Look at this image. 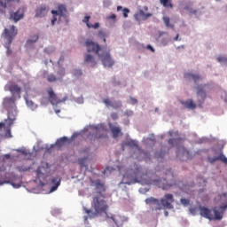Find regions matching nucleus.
I'll use <instances>...</instances> for the list:
<instances>
[{"instance_id": "f257e3e1", "label": "nucleus", "mask_w": 227, "mask_h": 227, "mask_svg": "<svg viewBox=\"0 0 227 227\" xmlns=\"http://www.w3.org/2000/svg\"><path fill=\"white\" fill-rule=\"evenodd\" d=\"M90 186L93 187L91 209H88L83 207L85 214L90 218H93L103 214L106 215V218L109 223H113L110 227H123L122 217L119 215L107 214L109 205L106 200V192L107 187L104 182L100 179L93 180L90 179Z\"/></svg>"}, {"instance_id": "f03ea898", "label": "nucleus", "mask_w": 227, "mask_h": 227, "mask_svg": "<svg viewBox=\"0 0 227 227\" xmlns=\"http://www.w3.org/2000/svg\"><path fill=\"white\" fill-rule=\"evenodd\" d=\"M134 169L130 168L126 170L124 167H119L118 170L122 175V180L121 184H131L134 183H142L143 184H154L162 190H168L174 184H176L175 181L168 182L170 179L175 178V175L171 169H168L165 173L166 177L164 179H153L148 176V173H143L142 168L137 165H134Z\"/></svg>"}, {"instance_id": "7ed1b4c3", "label": "nucleus", "mask_w": 227, "mask_h": 227, "mask_svg": "<svg viewBox=\"0 0 227 227\" xmlns=\"http://www.w3.org/2000/svg\"><path fill=\"white\" fill-rule=\"evenodd\" d=\"M3 106L8 111L7 119H5V121H8L9 126L13 125L17 116L15 98H4L3 100Z\"/></svg>"}, {"instance_id": "20e7f679", "label": "nucleus", "mask_w": 227, "mask_h": 227, "mask_svg": "<svg viewBox=\"0 0 227 227\" xmlns=\"http://www.w3.org/2000/svg\"><path fill=\"white\" fill-rule=\"evenodd\" d=\"M51 13L52 14V19L51 20V26H54L57 21L60 22L61 19L66 20L68 17V12L65 4H59L57 11L52 10Z\"/></svg>"}, {"instance_id": "39448f33", "label": "nucleus", "mask_w": 227, "mask_h": 227, "mask_svg": "<svg viewBox=\"0 0 227 227\" xmlns=\"http://www.w3.org/2000/svg\"><path fill=\"white\" fill-rule=\"evenodd\" d=\"M216 200H220V202L223 205L220 206L222 212H219L216 207L213 209L215 215H213L212 220H221L223 219V212L227 208V195L226 193H223L222 195L218 196Z\"/></svg>"}, {"instance_id": "423d86ee", "label": "nucleus", "mask_w": 227, "mask_h": 227, "mask_svg": "<svg viewBox=\"0 0 227 227\" xmlns=\"http://www.w3.org/2000/svg\"><path fill=\"white\" fill-rule=\"evenodd\" d=\"M18 31L15 29L14 26H12L10 29L5 28L4 31V37L7 41V43L4 45L5 48L9 49L12 40L17 35Z\"/></svg>"}, {"instance_id": "0eeeda50", "label": "nucleus", "mask_w": 227, "mask_h": 227, "mask_svg": "<svg viewBox=\"0 0 227 227\" xmlns=\"http://www.w3.org/2000/svg\"><path fill=\"white\" fill-rule=\"evenodd\" d=\"M98 58L105 67H113L115 64L114 60L112 59L110 51H102L98 54Z\"/></svg>"}, {"instance_id": "6e6552de", "label": "nucleus", "mask_w": 227, "mask_h": 227, "mask_svg": "<svg viewBox=\"0 0 227 227\" xmlns=\"http://www.w3.org/2000/svg\"><path fill=\"white\" fill-rule=\"evenodd\" d=\"M145 202L150 206L152 211L157 212L158 210H161L164 207L162 203L158 199L153 197L145 199Z\"/></svg>"}, {"instance_id": "1a4fd4ad", "label": "nucleus", "mask_w": 227, "mask_h": 227, "mask_svg": "<svg viewBox=\"0 0 227 227\" xmlns=\"http://www.w3.org/2000/svg\"><path fill=\"white\" fill-rule=\"evenodd\" d=\"M84 46L87 49L88 52H93L99 56L101 53L100 51H102L101 46L98 43H95L92 40H87L84 43Z\"/></svg>"}, {"instance_id": "9d476101", "label": "nucleus", "mask_w": 227, "mask_h": 227, "mask_svg": "<svg viewBox=\"0 0 227 227\" xmlns=\"http://www.w3.org/2000/svg\"><path fill=\"white\" fill-rule=\"evenodd\" d=\"M174 201V195L171 193H167L160 199V202L164 208H173L174 207L172 204Z\"/></svg>"}, {"instance_id": "9b49d317", "label": "nucleus", "mask_w": 227, "mask_h": 227, "mask_svg": "<svg viewBox=\"0 0 227 227\" xmlns=\"http://www.w3.org/2000/svg\"><path fill=\"white\" fill-rule=\"evenodd\" d=\"M47 93H48V99H49L50 103H51V105H53V106H54V105L60 104L61 102L66 101V99L60 100V99L58 98V96L55 94V92L53 91L52 89H50V90L47 91Z\"/></svg>"}, {"instance_id": "f8f14e48", "label": "nucleus", "mask_w": 227, "mask_h": 227, "mask_svg": "<svg viewBox=\"0 0 227 227\" xmlns=\"http://www.w3.org/2000/svg\"><path fill=\"white\" fill-rule=\"evenodd\" d=\"M176 156L177 158H180V159H183L184 157L187 159L192 158L190 152L183 145L177 147Z\"/></svg>"}, {"instance_id": "ddd939ff", "label": "nucleus", "mask_w": 227, "mask_h": 227, "mask_svg": "<svg viewBox=\"0 0 227 227\" xmlns=\"http://www.w3.org/2000/svg\"><path fill=\"white\" fill-rule=\"evenodd\" d=\"M200 214L203 217H206L209 220L214 219V215L212 214V210H210L209 208H207L206 207H200Z\"/></svg>"}, {"instance_id": "4468645a", "label": "nucleus", "mask_w": 227, "mask_h": 227, "mask_svg": "<svg viewBox=\"0 0 227 227\" xmlns=\"http://www.w3.org/2000/svg\"><path fill=\"white\" fill-rule=\"evenodd\" d=\"M48 12H49V7H47L46 5H42L35 10V18L45 17L47 15Z\"/></svg>"}, {"instance_id": "2eb2a0df", "label": "nucleus", "mask_w": 227, "mask_h": 227, "mask_svg": "<svg viewBox=\"0 0 227 227\" xmlns=\"http://www.w3.org/2000/svg\"><path fill=\"white\" fill-rule=\"evenodd\" d=\"M153 13H145L143 10H139L138 12L135 14V19L137 20H147L149 18L153 17Z\"/></svg>"}, {"instance_id": "dca6fc26", "label": "nucleus", "mask_w": 227, "mask_h": 227, "mask_svg": "<svg viewBox=\"0 0 227 227\" xmlns=\"http://www.w3.org/2000/svg\"><path fill=\"white\" fill-rule=\"evenodd\" d=\"M93 130H94V137L95 138H102V137H106V136L105 135V129L100 128L99 126H96L93 127Z\"/></svg>"}, {"instance_id": "f3484780", "label": "nucleus", "mask_w": 227, "mask_h": 227, "mask_svg": "<svg viewBox=\"0 0 227 227\" xmlns=\"http://www.w3.org/2000/svg\"><path fill=\"white\" fill-rule=\"evenodd\" d=\"M9 91L12 94V96L18 95L19 98H20L21 88L16 84H11L8 87Z\"/></svg>"}, {"instance_id": "a211bd4d", "label": "nucleus", "mask_w": 227, "mask_h": 227, "mask_svg": "<svg viewBox=\"0 0 227 227\" xmlns=\"http://www.w3.org/2000/svg\"><path fill=\"white\" fill-rule=\"evenodd\" d=\"M180 103L184 106V108L189 110H193L197 108V105L192 99H187L186 101L181 100Z\"/></svg>"}, {"instance_id": "6ab92c4d", "label": "nucleus", "mask_w": 227, "mask_h": 227, "mask_svg": "<svg viewBox=\"0 0 227 227\" xmlns=\"http://www.w3.org/2000/svg\"><path fill=\"white\" fill-rule=\"evenodd\" d=\"M207 160L210 163H214L217 160H221L227 165V158L224 156V154H223V153H221L217 157H215V158L208 157Z\"/></svg>"}, {"instance_id": "aec40b11", "label": "nucleus", "mask_w": 227, "mask_h": 227, "mask_svg": "<svg viewBox=\"0 0 227 227\" xmlns=\"http://www.w3.org/2000/svg\"><path fill=\"white\" fill-rule=\"evenodd\" d=\"M6 126V131H5V137H12V133H11V127L12 125H9V121H6V120H4V122H0V130L2 129V128H5Z\"/></svg>"}, {"instance_id": "412c9836", "label": "nucleus", "mask_w": 227, "mask_h": 227, "mask_svg": "<svg viewBox=\"0 0 227 227\" xmlns=\"http://www.w3.org/2000/svg\"><path fill=\"white\" fill-rule=\"evenodd\" d=\"M51 183L52 184V186L50 189V192H55L59 186L61 184V179H59L58 177H53L51 179Z\"/></svg>"}, {"instance_id": "4be33fe9", "label": "nucleus", "mask_w": 227, "mask_h": 227, "mask_svg": "<svg viewBox=\"0 0 227 227\" xmlns=\"http://www.w3.org/2000/svg\"><path fill=\"white\" fill-rule=\"evenodd\" d=\"M110 130L113 134L114 138H117L120 135L122 136L121 129L117 126L110 125Z\"/></svg>"}, {"instance_id": "5701e85b", "label": "nucleus", "mask_w": 227, "mask_h": 227, "mask_svg": "<svg viewBox=\"0 0 227 227\" xmlns=\"http://www.w3.org/2000/svg\"><path fill=\"white\" fill-rule=\"evenodd\" d=\"M90 16H86L82 20V22L86 24L88 28H93V29L99 28V27H100L99 23H95L94 25H92L91 23H90Z\"/></svg>"}, {"instance_id": "b1692460", "label": "nucleus", "mask_w": 227, "mask_h": 227, "mask_svg": "<svg viewBox=\"0 0 227 227\" xmlns=\"http://www.w3.org/2000/svg\"><path fill=\"white\" fill-rule=\"evenodd\" d=\"M23 17L24 13L20 12V11L10 14V20H12L14 22L20 21Z\"/></svg>"}, {"instance_id": "393cba45", "label": "nucleus", "mask_w": 227, "mask_h": 227, "mask_svg": "<svg viewBox=\"0 0 227 227\" xmlns=\"http://www.w3.org/2000/svg\"><path fill=\"white\" fill-rule=\"evenodd\" d=\"M184 78L187 80H193L195 83L202 80L201 76L200 74H194L192 73L184 74Z\"/></svg>"}, {"instance_id": "a878e982", "label": "nucleus", "mask_w": 227, "mask_h": 227, "mask_svg": "<svg viewBox=\"0 0 227 227\" xmlns=\"http://www.w3.org/2000/svg\"><path fill=\"white\" fill-rule=\"evenodd\" d=\"M84 62L90 64V67H95L97 65V61L94 57L90 54L84 55Z\"/></svg>"}, {"instance_id": "bb28decb", "label": "nucleus", "mask_w": 227, "mask_h": 227, "mask_svg": "<svg viewBox=\"0 0 227 227\" xmlns=\"http://www.w3.org/2000/svg\"><path fill=\"white\" fill-rule=\"evenodd\" d=\"M68 138L66 137H60L59 139H58L55 143V145L58 147V148H60L62 146H65L66 144L68 142Z\"/></svg>"}, {"instance_id": "cd10ccee", "label": "nucleus", "mask_w": 227, "mask_h": 227, "mask_svg": "<svg viewBox=\"0 0 227 227\" xmlns=\"http://www.w3.org/2000/svg\"><path fill=\"white\" fill-rule=\"evenodd\" d=\"M160 4L166 9H173L174 8L172 0H160Z\"/></svg>"}, {"instance_id": "c85d7f7f", "label": "nucleus", "mask_w": 227, "mask_h": 227, "mask_svg": "<svg viewBox=\"0 0 227 227\" xmlns=\"http://www.w3.org/2000/svg\"><path fill=\"white\" fill-rule=\"evenodd\" d=\"M125 145L129 146V147H135V148L138 147L137 143L132 139L127 140L125 143L121 144L122 150H124Z\"/></svg>"}, {"instance_id": "c756f323", "label": "nucleus", "mask_w": 227, "mask_h": 227, "mask_svg": "<svg viewBox=\"0 0 227 227\" xmlns=\"http://www.w3.org/2000/svg\"><path fill=\"white\" fill-rule=\"evenodd\" d=\"M11 3V0H0V12L5 13V10L7 8V4Z\"/></svg>"}, {"instance_id": "7c9ffc66", "label": "nucleus", "mask_w": 227, "mask_h": 227, "mask_svg": "<svg viewBox=\"0 0 227 227\" xmlns=\"http://www.w3.org/2000/svg\"><path fill=\"white\" fill-rule=\"evenodd\" d=\"M122 11L123 18L127 19L129 17V13L130 11L127 8H124L122 6H117V12Z\"/></svg>"}, {"instance_id": "2f4dec72", "label": "nucleus", "mask_w": 227, "mask_h": 227, "mask_svg": "<svg viewBox=\"0 0 227 227\" xmlns=\"http://www.w3.org/2000/svg\"><path fill=\"white\" fill-rule=\"evenodd\" d=\"M39 39L38 35H34L32 39H28L26 43V46L29 48L31 45H33L35 43H36Z\"/></svg>"}, {"instance_id": "473e14b6", "label": "nucleus", "mask_w": 227, "mask_h": 227, "mask_svg": "<svg viewBox=\"0 0 227 227\" xmlns=\"http://www.w3.org/2000/svg\"><path fill=\"white\" fill-rule=\"evenodd\" d=\"M4 184H11L13 188H20L21 186V184H15L11 180L0 181V185H3Z\"/></svg>"}, {"instance_id": "72a5a7b5", "label": "nucleus", "mask_w": 227, "mask_h": 227, "mask_svg": "<svg viewBox=\"0 0 227 227\" xmlns=\"http://www.w3.org/2000/svg\"><path fill=\"white\" fill-rule=\"evenodd\" d=\"M46 79H47L48 82H57L58 80H59V78H58L53 74H51L47 75Z\"/></svg>"}, {"instance_id": "f704fd0d", "label": "nucleus", "mask_w": 227, "mask_h": 227, "mask_svg": "<svg viewBox=\"0 0 227 227\" xmlns=\"http://www.w3.org/2000/svg\"><path fill=\"white\" fill-rule=\"evenodd\" d=\"M57 75L59 80H60L62 77L66 75V69L63 67H60L57 72Z\"/></svg>"}, {"instance_id": "c9c22d12", "label": "nucleus", "mask_w": 227, "mask_h": 227, "mask_svg": "<svg viewBox=\"0 0 227 227\" xmlns=\"http://www.w3.org/2000/svg\"><path fill=\"white\" fill-rule=\"evenodd\" d=\"M98 35L99 38L103 39L104 43H106V37L107 36V34L104 32L103 30L98 31Z\"/></svg>"}, {"instance_id": "e433bc0d", "label": "nucleus", "mask_w": 227, "mask_h": 227, "mask_svg": "<svg viewBox=\"0 0 227 227\" xmlns=\"http://www.w3.org/2000/svg\"><path fill=\"white\" fill-rule=\"evenodd\" d=\"M26 104L32 110L36 108V105L32 100H26Z\"/></svg>"}, {"instance_id": "4c0bfd02", "label": "nucleus", "mask_w": 227, "mask_h": 227, "mask_svg": "<svg viewBox=\"0 0 227 227\" xmlns=\"http://www.w3.org/2000/svg\"><path fill=\"white\" fill-rule=\"evenodd\" d=\"M36 180L41 181L42 176H43V173L42 172L40 168H37L36 170Z\"/></svg>"}, {"instance_id": "58836bf2", "label": "nucleus", "mask_w": 227, "mask_h": 227, "mask_svg": "<svg viewBox=\"0 0 227 227\" xmlns=\"http://www.w3.org/2000/svg\"><path fill=\"white\" fill-rule=\"evenodd\" d=\"M103 102H104V104H105L106 106H111V107H113V106H114V102L111 101L109 98H105V99L103 100Z\"/></svg>"}, {"instance_id": "ea45409f", "label": "nucleus", "mask_w": 227, "mask_h": 227, "mask_svg": "<svg viewBox=\"0 0 227 227\" xmlns=\"http://www.w3.org/2000/svg\"><path fill=\"white\" fill-rule=\"evenodd\" d=\"M121 106H122V103L121 101L114 102L113 103V106H112V107L114 109L121 108Z\"/></svg>"}, {"instance_id": "a19ab883", "label": "nucleus", "mask_w": 227, "mask_h": 227, "mask_svg": "<svg viewBox=\"0 0 227 227\" xmlns=\"http://www.w3.org/2000/svg\"><path fill=\"white\" fill-rule=\"evenodd\" d=\"M197 95L201 97L202 99H204L206 98V93L203 90H198Z\"/></svg>"}, {"instance_id": "79ce46f5", "label": "nucleus", "mask_w": 227, "mask_h": 227, "mask_svg": "<svg viewBox=\"0 0 227 227\" xmlns=\"http://www.w3.org/2000/svg\"><path fill=\"white\" fill-rule=\"evenodd\" d=\"M180 201L185 207H187L191 204V201L188 199H181Z\"/></svg>"}, {"instance_id": "37998d69", "label": "nucleus", "mask_w": 227, "mask_h": 227, "mask_svg": "<svg viewBox=\"0 0 227 227\" xmlns=\"http://www.w3.org/2000/svg\"><path fill=\"white\" fill-rule=\"evenodd\" d=\"M87 158H81L78 159V163L81 167H85V161H86Z\"/></svg>"}, {"instance_id": "c03bdc74", "label": "nucleus", "mask_w": 227, "mask_h": 227, "mask_svg": "<svg viewBox=\"0 0 227 227\" xmlns=\"http://www.w3.org/2000/svg\"><path fill=\"white\" fill-rule=\"evenodd\" d=\"M163 20H164V23H165L166 27H171L170 26V19L169 18L165 17V18H163Z\"/></svg>"}, {"instance_id": "a18cd8bd", "label": "nucleus", "mask_w": 227, "mask_h": 227, "mask_svg": "<svg viewBox=\"0 0 227 227\" xmlns=\"http://www.w3.org/2000/svg\"><path fill=\"white\" fill-rule=\"evenodd\" d=\"M17 169H18L20 172H26V171H27L29 168L21 166V167H17Z\"/></svg>"}, {"instance_id": "49530a36", "label": "nucleus", "mask_w": 227, "mask_h": 227, "mask_svg": "<svg viewBox=\"0 0 227 227\" xmlns=\"http://www.w3.org/2000/svg\"><path fill=\"white\" fill-rule=\"evenodd\" d=\"M74 74L75 76H81L82 74V70H74Z\"/></svg>"}, {"instance_id": "de8ad7c7", "label": "nucleus", "mask_w": 227, "mask_h": 227, "mask_svg": "<svg viewBox=\"0 0 227 227\" xmlns=\"http://www.w3.org/2000/svg\"><path fill=\"white\" fill-rule=\"evenodd\" d=\"M129 102H130V104L135 105V104H137L138 101H137V99H136V98H129Z\"/></svg>"}, {"instance_id": "09e8293b", "label": "nucleus", "mask_w": 227, "mask_h": 227, "mask_svg": "<svg viewBox=\"0 0 227 227\" xmlns=\"http://www.w3.org/2000/svg\"><path fill=\"white\" fill-rule=\"evenodd\" d=\"M107 20H116V15L115 14H112L109 17L106 18Z\"/></svg>"}, {"instance_id": "8fccbe9b", "label": "nucleus", "mask_w": 227, "mask_h": 227, "mask_svg": "<svg viewBox=\"0 0 227 227\" xmlns=\"http://www.w3.org/2000/svg\"><path fill=\"white\" fill-rule=\"evenodd\" d=\"M146 49L150 50L152 52H155V49L151 45H147Z\"/></svg>"}, {"instance_id": "3c124183", "label": "nucleus", "mask_w": 227, "mask_h": 227, "mask_svg": "<svg viewBox=\"0 0 227 227\" xmlns=\"http://www.w3.org/2000/svg\"><path fill=\"white\" fill-rule=\"evenodd\" d=\"M112 119L116 120L118 118V114L116 113H114L111 114Z\"/></svg>"}, {"instance_id": "603ef678", "label": "nucleus", "mask_w": 227, "mask_h": 227, "mask_svg": "<svg viewBox=\"0 0 227 227\" xmlns=\"http://www.w3.org/2000/svg\"><path fill=\"white\" fill-rule=\"evenodd\" d=\"M186 10H188L192 14H196L198 12L196 10H192V9L189 10L188 8H186Z\"/></svg>"}, {"instance_id": "864d4df0", "label": "nucleus", "mask_w": 227, "mask_h": 227, "mask_svg": "<svg viewBox=\"0 0 227 227\" xmlns=\"http://www.w3.org/2000/svg\"><path fill=\"white\" fill-rule=\"evenodd\" d=\"M217 60H218V62H223V61L226 60V59H224L223 57H218Z\"/></svg>"}, {"instance_id": "5fc2aeb1", "label": "nucleus", "mask_w": 227, "mask_h": 227, "mask_svg": "<svg viewBox=\"0 0 227 227\" xmlns=\"http://www.w3.org/2000/svg\"><path fill=\"white\" fill-rule=\"evenodd\" d=\"M175 141H176L175 138H171V139H168V142L169 145H174Z\"/></svg>"}, {"instance_id": "6e6d98bb", "label": "nucleus", "mask_w": 227, "mask_h": 227, "mask_svg": "<svg viewBox=\"0 0 227 227\" xmlns=\"http://www.w3.org/2000/svg\"><path fill=\"white\" fill-rule=\"evenodd\" d=\"M64 60H65L64 57L59 58V59L58 60V64H59L60 62H62Z\"/></svg>"}, {"instance_id": "4d7b16f0", "label": "nucleus", "mask_w": 227, "mask_h": 227, "mask_svg": "<svg viewBox=\"0 0 227 227\" xmlns=\"http://www.w3.org/2000/svg\"><path fill=\"white\" fill-rule=\"evenodd\" d=\"M144 11H145V12H148V11H149V7H148V6H145V7H144Z\"/></svg>"}, {"instance_id": "13d9d810", "label": "nucleus", "mask_w": 227, "mask_h": 227, "mask_svg": "<svg viewBox=\"0 0 227 227\" xmlns=\"http://www.w3.org/2000/svg\"><path fill=\"white\" fill-rule=\"evenodd\" d=\"M175 41H178L179 40V35H176V36L174 38Z\"/></svg>"}, {"instance_id": "bf43d9fd", "label": "nucleus", "mask_w": 227, "mask_h": 227, "mask_svg": "<svg viewBox=\"0 0 227 227\" xmlns=\"http://www.w3.org/2000/svg\"><path fill=\"white\" fill-rule=\"evenodd\" d=\"M4 158H5V159H10V158H11V155H10V154H5V155H4Z\"/></svg>"}, {"instance_id": "052dcab7", "label": "nucleus", "mask_w": 227, "mask_h": 227, "mask_svg": "<svg viewBox=\"0 0 227 227\" xmlns=\"http://www.w3.org/2000/svg\"><path fill=\"white\" fill-rule=\"evenodd\" d=\"M164 215H165V216H168V211L165 210Z\"/></svg>"}, {"instance_id": "680f3d73", "label": "nucleus", "mask_w": 227, "mask_h": 227, "mask_svg": "<svg viewBox=\"0 0 227 227\" xmlns=\"http://www.w3.org/2000/svg\"><path fill=\"white\" fill-rule=\"evenodd\" d=\"M157 158H161L163 157V154H156Z\"/></svg>"}, {"instance_id": "e2e57ef3", "label": "nucleus", "mask_w": 227, "mask_h": 227, "mask_svg": "<svg viewBox=\"0 0 227 227\" xmlns=\"http://www.w3.org/2000/svg\"><path fill=\"white\" fill-rule=\"evenodd\" d=\"M169 135H170V136H172V135H173V133H172L171 131H169Z\"/></svg>"}]
</instances>
